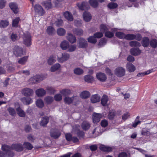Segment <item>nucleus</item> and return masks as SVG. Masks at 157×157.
Here are the masks:
<instances>
[{
  "label": "nucleus",
  "mask_w": 157,
  "mask_h": 157,
  "mask_svg": "<svg viewBox=\"0 0 157 157\" xmlns=\"http://www.w3.org/2000/svg\"><path fill=\"white\" fill-rule=\"evenodd\" d=\"M23 43L27 47L31 44V37L30 33L28 32L24 33L23 37Z\"/></svg>",
  "instance_id": "f257e3e1"
},
{
  "label": "nucleus",
  "mask_w": 157,
  "mask_h": 157,
  "mask_svg": "<svg viewBox=\"0 0 157 157\" xmlns=\"http://www.w3.org/2000/svg\"><path fill=\"white\" fill-rule=\"evenodd\" d=\"M21 93L25 96L29 97L33 96L34 91L32 89L28 88H25L21 90Z\"/></svg>",
  "instance_id": "f03ea898"
},
{
  "label": "nucleus",
  "mask_w": 157,
  "mask_h": 157,
  "mask_svg": "<svg viewBox=\"0 0 157 157\" xmlns=\"http://www.w3.org/2000/svg\"><path fill=\"white\" fill-rule=\"evenodd\" d=\"M125 70L122 67H118L117 68L115 71L114 74L118 77H122L125 74Z\"/></svg>",
  "instance_id": "7ed1b4c3"
},
{
  "label": "nucleus",
  "mask_w": 157,
  "mask_h": 157,
  "mask_svg": "<svg viewBox=\"0 0 157 157\" xmlns=\"http://www.w3.org/2000/svg\"><path fill=\"white\" fill-rule=\"evenodd\" d=\"M44 79V78L42 75H37L29 79V81L33 84Z\"/></svg>",
  "instance_id": "20e7f679"
},
{
  "label": "nucleus",
  "mask_w": 157,
  "mask_h": 157,
  "mask_svg": "<svg viewBox=\"0 0 157 157\" xmlns=\"http://www.w3.org/2000/svg\"><path fill=\"white\" fill-rule=\"evenodd\" d=\"M79 9L83 10H87L90 8L87 2H83L82 3H78L76 4Z\"/></svg>",
  "instance_id": "39448f33"
},
{
  "label": "nucleus",
  "mask_w": 157,
  "mask_h": 157,
  "mask_svg": "<svg viewBox=\"0 0 157 157\" xmlns=\"http://www.w3.org/2000/svg\"><path fill=\"white\" fill-rule=\"evenodd\" d=\"M70 56V55L68 53H62L61 57H58L57 60L59 62L62 63L68 59Z\"/></svg>",
  "instance_id": "423d86ee"
},
{
  "label": "nucleus",
  "mask_w": 157,
  "mask_h": 157,
  "mask_svg": "<svg viewBox=\"0 0 157 157\" xmlns=\"http://www.w3.org/2000/svg\"><path fill=\"white\" fill-rule=\"evenodd\" d=\"M35 11L36 13L40 16L43 15L44 13V10L39 5H36L35 6Z\"/></svg>",
  "instance_id": "0eeeda50"
},
{
  "label": "nucleus",
  "mask_w": 157,
  "mask_h": 157,
  "mask_svg": "<svg viewBox=\"0 0 157 157\" xmlns=\"http://www.w3.org/2000/svg\"><path fill=\"white\" fill-rule=\"evenodd\" d=\"M87 43L86 40L83 38H80L79 39L78 43V47L80 48H84L87 46Z\"/></svg>",
  "instance_id": "6e6552de"
},
{
  "label": "nucleus",
  "mask_w": 157,
  "mask_h": 157,
  "mask_svg": "<svg viewBox=\"0 0 157 157\" xmlns=\"http://www.w3.org/2000/svg\"><path fill=\"white\" fill-rule=\"evenodd\" d=\"M102 115L100 113H94L93 114V121L94 123H97L100 121L102 117Z\"/></svg>",
  "instance_id": "1a4fd4ad"
},
{
  "label": "nucleus",
  "mask_w": 157,
  "mask_h": 157,
  "mask_svg": "<svg viewBox=\"0 0 157 157\" xmlns=\"http://www.w3.org/2000/svg\"><path fill=\"white\" fill-rule=\"evenodd\" d=\"M96 77L98 80L102 82L105 81L107 79L105 75L103 73L100 72L97 73L96 75Z\"/></svg>",
  "instance_id": "9d476101"
},
{
  "label": "nucleus",
  "mask_w": 157,
  "mask_h": 157,
  "mask_svg": "<svg viewBox=\"0 0 157 157\" xmlns=\"http://www.w3.org/2000/svg\"><path fill=\"white\" fill-rule=\"evenodd\" d=\"M60 132L56 130H51L50 132V135L52 137L56 139L58 138L60 136Z\"/></svg>",
  "instance_id": "9b49d317"
},
{
  "label": "nucleus",
  "mask_w": 157,
  "mask_h": 157,
  "mask_svg": "<svg viewBox=\"0 0 157 157\" xmlns=\"http://www.w3.org/2000/svg\"><path fill=\"white\" fill-rule=\"evenodd\" d=\"M21 101L25 105H29L32 103L33 101L32 99L30 98L24 97L21 99Z\"/></svg>",
  "instance_id": "f8f14e48"
},
{
  "label": "nucleus",
  "mask_w": 157,
  "mask_h": 157,
  "mask_svg": "<svg viewBox=\"0 0 157 157\" xmlns=\"http://www.w3.org/2000/svg\"><path fill=\"white\" fill-rule=\"evenodd\" d=\"M83 17L84 20L86 22L89 21L92 18V16L90 13L87 11H85L83 13Z\"/></svg>",
  "instance_id": "ddd939ff"
},
{
  "label": "nucleus",
  "mask_w": 157,
  "mask_h": 157,
  "mask_svg": "<svg viewBox=\"0 0 157 157\" xmlns=\"http://www.w3.org/2000/svg\"><path fill=\"white\" fill-rule=\"evenodd\" d=\"M36 95L39 97L44 96L46 94V91L43 88H40L36 90L35 91Z\"/></svg>",
  "instance_id": "4468645a"
},
{
  "label": "nucleus",
  "mask_w": 157,
  "mask_h": 157,
  "mask_svg": "<svg viewBox=\"0 0 157 157\" xmlns=\"http://www.w3.org/2000/svg\"><path fill=\"white\" fill-rule=\"evenodd\" d=\"M9 6L14 13L16 14L17 13L18 9L16 3L14 2L10 3L9 4Z\"/></svg>",
  "instance_id": "2eb2a0df"
},
{
  "label": "nucleus",
  "mask_w": 157,
  "mask_h": 157,
  "mask_svg": "<svg viewBox=\"0 0 157 157\" xmlns=\"http://www.w3.org/2000/svg\"><path fill=\"white\" fill-rule=\"evenodd\" d=\"M67 39L71 44L76 42V38L71 33H68L67 36Z\"/></svg>",
  "instance_id": "dca6fc26"
},
{
  "label": "nucleus",
  "mask_w": 157,
  "mask_h": 157,
  "mask_svg": "<svg viewBox=\"0 0 157 157\" xmlns=\"http://www.w3.org/2000/svg\"><path fill=\"white\" fill-rule=\"evenodd\" d=\"M12 148L17 151H21L23 150V147L21 144H15L12 145Z\"/></svg>",
  "instance_id": "f3484780"
},
{
  "label": "nucleus",
  "mask_w": 157,
  "mask_h": 157,
  "mask_svg": "<svg viewBox=\"0 0 157 157\" xmlns=\"http://www.w3.org/2000/svg\"><path fill=\"white\" fill-rule=\"evenodd\" d=\"M109 100V98L107 96L103 95L102 96L101 102V104L104 106H106L107 105V102Z\"/></svg>",
  "instance_id": "a211bd4d"
},
{
  "label": "nucleus",
  "mask_w": 157,
  "mask_h": 157,
  "mask_svg": "<svg viewBox=\"0 0 157 157\" xmlns=\"http://www.w3.org/2000/svg\"><path fill=\"white\" fill-rule=\"evenodd\" d=\"M65 17L68 21H72L73 20V18L72 14L68 11H66L63 13Z\"/></svg>",
  "instance_id": "6ab92c4d"
},
{
  "label": "nucleus",
  "mask_w": 157,
  "mask_h": 157,
  "mask_svg": "<svg viewBox=\"0 0 157 157\" xmlns=\"http://www.w3.org/2000/svg\"><path fill=\"white\" fill-rule=\"evenodd\" d=\"M69 45V43L66 40H64L61 42L60 47L63 50H65L67 49Z\"/></svg>",
  "instance_id": "aec40b11"
},
{
  "label": "nucleus",
  "mask_w": 157,
  "mask_h": 157,
  "mask_svg": "<svg viewBox=\"0 0 157 157\" xmlns=\"http://www.w3.org/2000/svg\"><path fill=\"white\" fill-rule=\"evenodd\" d=\"M131 54L133 56H136L140 55L141 51L138 48H132L130 50Z\"/></svg>",
  "instance_id": "412c9836"
},
{
  "label": "nucleus",
  "mask_w": 157,
  "mask_h": 157,
  "mask_svg": "<svg viewBox=\"0 0 157 157\" xmlns=\"http://www.w3.org/2000/svg\"><path fill=\"white\" fill-rule=\"evenodd\" d=\"M126 67L127 70L130 72H133L136 70L135 66L130 63H128L126 64Z\"/></svg>",
  "instance_id": "4be33fe9"
},
{
  "label": "nucleus",
  "mask_w": 157,
  "mask_h": 157,
  "mask_svg": "<svg viewBox=\"0 0 157 157\" xmlns=\"http://www.w3.org/2000/svg\"><path fill=\"white\" fill-rule=\"evenodd\" d=\"M56 61V58L53 55L51 56L47 59V62L49 65H52Z\"/></svg>",
  "instance_id": "5701e85b"
},
{
  "label": "nucleus",
  "mask_w": 157,
  "mask_h": 157,
  "mask_svg": "<svg viewBox=\"0 0 157 157\" xmlns=\"http://www.w3.org/2000/svg\"><path fill=\"white\" fill-rule=\"evenodd\" d=\"M14 54L17 56H21L22 55L23 52L22 48L18 47H17L14 52Z\"/></svg>",
  "instance_id": "b1692460"
},
{
  "label": "nucleus",
  "mask_w": 157,
  "mask_h": 157,
  "mask_svg": "<svg viewBox=\"0 0 157 157\" xmlns=\"http://www.w3.org/2000/svg\"><path fill=\"white\" fill-rule=\"evenodd\" d=\"M100 99V97L98 94H95L93 95L90 99L92 103H94L99 101Z\"/></svg>",
  "instance_id": "393cba45"
},
{
  "label": "nucleus",
  "mask_w": 157,
  "mask_h": 157,
  "mask_svg": "<svg viewBox=\"0 0 157 157\" xmlns=\"http://www.w3.org/2000/svg\"><path fill=\"white\" fill-rule=\"evenodd\" d=\"M99 148L101 150L106 152L111 151L112 150V147L102 145L100 146Z\"/></svg>",
  "instance_id": "a878e982"
},
{
  "label": "nucleus",
  "mask_w": 157,
  "mask_h": 157,
  "mask_svg": "<svg viewBox=\"0 0 157 157\" xmlns=\"http://www.w3.org/2000/svg\"><path fill=\"white\" fill-rule=\"evenodd\" d=\"M81 127L83 130H86L89 128L90 127V124L88 122L84 121L81 124Z\"/></svg>",
  "instance_id": "bb28decb"
},
{
  "label": "nucleus",
  "mask_w": 157,
  "mask_h": 157,
  "mask_svg": "<svg viewBox=\"0 0 157 157\" xmlns=\"http://www.w3.org/2000/svg\"><path fill=\"white\" fill-rule=\"evenodd\" d=\"M49 118L48 117H42L40 122V125L42 126H44L47 124Z\"/></svg>",
  "instance_id": "cd10ccee"
},
{
  "label": "nucleus",
  "mask_w": 157,
  "mask_h": 157,
  "mask_svg": "<svg viewBox=\"0 0 157 157\" xmlns=\"http://www.w3.org/2000/svg\"><path fill=\"white\" fill-rule=\"evenodd\" d=\"M46 32L49 35H52L55 33L56 31L52 27L50 26L48 27Z\"/></svg>",
  "instance_id": "c85d7f7f"
},
{
  "label": "nucleus",
  "mask_w": 157,
  "mask_h": 157,
  "mask_svg": "<svg viewBox=\"0 0 157 157\" xmlns=\"http://www.w3.org/2000/svg\"><path fill=\"white\" fill-rule=\"evenodd\" d=\"M153 132V131H152L151 132H150L149 129L144 128L142 130L141 133L143 135L150 136L154 134H152L151 132Z\"/></svg>",
  "instance_id": "c756f323"
},
{
  "label": "nucleus",
  "mask_w": 157,
  "mask_h": 157,
  "mask_svg": "<svg viewBox=\"0 0 157 157\" xmlns=\"http://www.w3.org/2000/svg\"><path fill=\"white\" fill-rule=\"evenodd\" d=\"M142 45L144 47H147L149 44V40L148 37H144L142 40Z\"/></svg>",
  "instance_id": "7c9ffc66"
},
{
  "label": "nucleus",
  "mask_w": 157,
  "mask_h": 157,
  "mask_svg": "<svg viewBox=\"0 0 157 157\" xmlns=\"http://www.w3.org/2000/svg\"><path fill=\"white\" fill-rule=\"evenodd\" d=\"M16 111L17 114L20 117H23L25 116V112L20 107L17 108Z\"/></svg>",
  "instance_id": "2f4dec72"
},
{
  "label": "nucleus",
  "mask_w": 157,
  "mask_h": 157,
  "mask_svg": "<svg viewBox=\"0 0 157 157\" xmlns=\"http://www.w3.org/2000/svg\"><path fill=\"white\" fill-rule=\"evenodd\" d=\"M89 3L92 7H97L98 6V0H89Z\"/></svg>",
  "instance_id": "473e14b6"
},
{
  "label": "nucleus",
  "mask_w": 157,
  "mask_h": 157,
  "mask_svg": "<svg viewBox=\"0 0 157 157\" xmlns=\"http://www.w3.org/2000/svg\"><path fill=\"white\" fill-rule=\"evenodd\" d=\"M90 95V93L87 91H85L82 92L80 94L81 98H89Z\"/></svg>",
  "instance_id": "72a5a7b5"
},
{
  "label": "nucleus",
  "mask_w": 157,
  "mask_h": 157,
  "mask_svg": "<svg viewBox=\"0 0 157 157\" xmlns=\"http://www.w3.org/2000/svg\"><path fill=\"white\" fill-rule=\"evenodd\" d=\"M60 93L63 96H66L71 93V90L69 89H63L60 91Z\"/></svg>",
  "instance_id": "f704fd0d"
},
{
  "label": "nucleus",
  "mask_w": 157,
  "mask_h": 157,
  "mask_svg": "<svg viewBox=\"0 0 157 157\" xmlns=\"http://www.w3.org/2000/svg\"><path fill=\"white\" fill-rule=\"evenodd\" d=\"M60 67V65L58 63H56L52 66L50 68L51 72H54L58 70Z\"/></svg>",
  "instance_id": "c9c22d12"
},
{
  "label": "nucleus",
  "mask_w": 157,
  "mask_h": 157,
  "mask_svg": "<svg viewBox=\"0 0 157 157\" xmlns=\"http://www.w3.org/2000/svg\"><path fill=\"white\" fill-rule=\"evenodd\" d=\"M28 56L23 57L19 59L18 63L20 64L24 65L28 59Z\"/></svg>",
  "instance_id": "e433bc0d"
},
{
  "label": "nucleus",
  "mask_w": 157,
  "mask_h": 157,
  "mask_svg": "<svg viewBox=\"0 0 157 157\" xmlns=\"http://www.w3.org/2000/svg\"><path fill=\"white\" fill-rule=\"evenodd\" d=\"M9 25V21L6 20H2L0 21V27L1 28H5L7 26Z\"/></svg>",
  "instance_id": "4c0bfd02"
},
{
  "label": "nucleus",
  "mask_w": 157,
  "mask_h": 157,
  "mask_svg": "<svg viewBox=\"0 0 157 157\" xmlns=\"http://www.w3.org/2000/svg\"><path fill=\"white\" fill-rule=\"evenodd\" d=\"M36 105L39 108H42L44 106V103L42 100L41 99L37 100L36 101Z\"/></svg>",
  "instance_id": "58836bf2"
},
{
  "label": "nucleus",
  "mask_w": 157,
  "mask_h": 157,
  "mask_svg": "<svg viewBox=\"0 0 157 157\" xmlns=\"http://www.w3.org/2000/svg\"><path fill=\"white\" fill-rule=\"evenodd\" d=\"M77 46L76 45L71 44L69 45L67 51L69 52H72L75 51L76 49Z\"/></svg>",
  "instance_id": "ea45409f"
},
{
  "label": "nucleus",
  "mask_w": 157,
  "mask_h": 157,
  "mask_svg": "<svg viewBox=\"0 0 157 157\" xmlns=\"http://www.w3.org/2000/svg\"><path fill=\"white\" fill-rule=\"evenodd\" d=\"M153 69H151L144 72L139 73L137 74V75L138 77L144 76L146 75H148L150 73L153 72Z\"/></svg>",
  "instance_id": "a19ab883"
},
{
  "label": "nucleus",
  "mask_w": 157,
  "mask_h": 157,
  "mask_svg": "<svg viewBox=\"0 0 157 157\" xmlns=\"http://www.w3.org/2000/svg\"><path fill=\"white\" fill-rule=\"evenodd\" d=\"M2 149L6 153L8 152V151L10 150H12V147H10L6 145H2Z\"/></svg>",
  "instance_id": "79ce46f5"
},
{
  "label": "nucleus",
  "mask_w": 157,
  "mask_h": 157,
  "mask_svg": "<svg viewBox=\"0 0 157 157\" xmlns=\"http://www.w3.org/2000/svg\"><path fill=\"white\" fill-rule=\"evenodd\" d=\"M129 45L132 47H140L141 46L139 42L136 41H132L129 42Z\"/></svg>",
  "instance_id": "37998d69"
},
{
  "label": "nucleus",
  "mask_w": 157,
  "mask_h": 157,
  "mask_svg": "<svg viewBox=\"0 0 157 157\" xmlns=\"http://www.w3.org/2000/svg\"><path fill=\"white\" fill-rule=\"evenodd\" d=\"M57 32L59 35L62 36L65 34L66 31L64 29L60 28L57 30Z\"/></svg>",
  "instance_id": "c03bdc74"
},
{
  "label": "nucleus",
  "mask_w": 157,
  "mask_h": 157,
  "mask_svg": "<svg viewBox=\"0 0 157 157\" xmlns=\"http://www.w3.org/2000/svg\"><path fill=\"white\" fill-rule=\"evenodd\" d=\"M73 31L74 34L79 36L82 35L83 33L82 30L80 29H74Z\"/></svg>",
  "instance_id": "a18cd8bd"
},
{
  "label": "nucleus",
  "mask_w": 157,
  "mask_h": 157,
  "mask_svg": "<svg viewBox=\"0 0 157 157\" xmlns=\"http://www.w3.org/2000/svg\"><path fill=\"white\" fill-rule=\"evenodd\" d=\"M64 101L65 103L70 104L72 103V97H66L64 98Z\"/></svg>",
  "instance_id": "49530a36"
},
{
  "label": "nucleus",
  "mask_w": 157,
  "mask_h": 157,
  "mask_svg": "<svg viewBox=\"0 0 157 157\" xmlns=\"http://www.w3.org/2000/svg\"><path fill=\"white\" fill-rule=\"evenodd\" d=\"M135 35L133 34H128L125 35V39L128 40H132L135 39Z\"/></svg>",
  "instance_id": "de8ad7c7"
},
{
  "label": "nucleus",
  "mask_w": 157,
  "mask_h": 157,
  "mask_svg": "<svg viewBox=\"0 0 157 157\" xmlns=\"http://www.w3.org/2000/svg\"><path fill=\"white\" fill-rule=\"evenodd\" d=\"M84 80L86 82H90L93 80V78L91 75H87L85 76Z\"/></svg>",
  "instance_id": "09e8293b"
},
{
  "label": "nucleus",
  "mask_w": 157,
  "mask_h": 157,
  "mask_svg": "<svg viewBox=\"0 0 157 157\" xmlns=\"http://www.w3.org/2000/svg\"><path fill=\"white\" fill-rule=\"evenodd\" d=\"M116 36L120 39H125V35L124 33L121 32H117L116 33Z\"/></svg>",
  "instance_id": "8fccbe9b"
},
{
  "label": "nucleus",
  "mask_w": 157,
  "mask_h": 157,
  "mask_svg": "<svg viewBox=\"0 0 157 157\" xmlns=\"http://www.w3.org/2000/svg\"><path fill=\"white\" fill-rule=\"evenodd\" d=\"M45 102L48 104L51 103L53 101V98L51 96L47 97L44 98Z\"/></svg>",
  "instance_id": "3c124183"
},
{
  "label": "nucleus",
  "mask_w": 157,
  "mask_h": 157,
  "mask_svg": "<svg viewBox=\"0 0 157 157\" xmlns=\"http://www.w3.org/2000/svg\"><path fill=\"white\" fill-rule=\"evenodd\" d=\"M24 147L28 150H31L33 148V146L31 144L28 142H25L24 143Z\"/></svg>",
  "instance_id": "603ef678"
},
{
  "label": "nucleus",
  "mask_w": 157,
  "mask_h": 157,
  "mask_svg": "<svg viewBox=\"0 0 157 157\" xmlns=\"http://www.w3.org/2000/svg\"><path fill=\"white\" fill-rule=\"evenodd\" d=\"M42 4L47 9H49L52 7V4L50 2H44L42 3Z\"/></svg>",
  "instance_id": "864d4df0"
},
{
  "label": "nucleus",
  "mask_w": 157,
  "mask_h": 157,
  "mask_svg": "<svg viewBox=\"0 0 157 157\" xmlns=\"http://www.w3.org/2000/svg\"><path fill=\"white\" fill-rule=\"evenodd\" d=\"M7 110L10 115L14 116L16 115V112L14 109L11 107H9L8 109Z\"/></svg>",
  "instance_id": "5fc2aeb1"
},
{
  "label": "nucleus",
  "mask_w": 157,
  "mask_h": 157,
  "mask_svg": "<svg viewBox=\"0 0 157 157\" xmlns=\"http://www.w3.org/2000/svg\"><path fill=\"white\" fill-rule=\"evenodd\" d=\"M140 117L139 116H137L134 123L132 124V126L134 128L136 127L137 125L140 123L141 121L138 120L139 119Z\"/></svg>",
  "instance_id": "6e6d98bb"
},
{
  "label": "nucleus",
  "mask_w": 157,
  "mask_h": 157,
  "mask_svg": "<svg viewBox=\"0 0 157 157\" xmlns=\"http://www.w3.org/2000/svg\"><path fill=\"white\" fill-rule=\"evenodd\" d=\"M88 41L90 43L94 44L96 43L97 41V40L94 36L89 37L88 38Z\"/></svg>",
  "instance_id": "4d7b16f0"
},
{
  "label": "nucleus",
  "mask_w": 157,
  "mask_h": 157,
  "mask_svg": "<svg viewBox=\"0 0 157 157\" xmlns=\"http://www.w3.org/2000/svg\"><path fill=\"white\" fill-rule=\"evenodd\" d=\"M100 31L103 33H105L108 30L106 25L101 24L100 26Z\"/></svg>",
  "instance_id": "13d9d810"
},
{
  "label": "nucleus",
  "mask_w": 157,
  "mask_h": 157,
  "mask_svg": "<svg viewBox=\"0 0 157 157\" xmlns=\"http://www.w3.org/2000/svg\"><path fill=\"white\" fill-rule=\"evenodd\" d=\"M74 72L76 74L80 75L83 73V71L82 69L77 68L74 70Z\"/></svg>",
  "instance_id": "bf43d9fd"
},
{
  "label": "nucleus",
  "mask_w": 157,
  "mask_h": 157,
  "mask_svg": "<svg viewBox=\"0 0 157 157\" xmlns=\"http://www.w3.org/2000/svg\"><path fill=\"white\" fill-rule=\"evenodd\" d=\"M19 20L20 18L19 17H17L13 19L12 21V26L15 27H17Z\"/></svg>",
  "instance_id": "052dcab7"
},
{
  "label": "nucleus",
  "mask_w": 157,
  "mask_h": 157,
  "mask_svg": "<svg viewBox=\"0 0 157 157\" xmlns=\"http://www.w3.org/2000/svg\"><path fill=\"white\" fill-rule=\"evenodd\" d=\"M151 46L153 48H156L157 47V40L155 39H153L150 42Z\"/></svg>",
  "instance_id": "680f3d73"
},
{
  "label": "nucleus",
  "mask_w": 157,
  "mask_h": 157,
  "mask_svg": "<svg viewBox=\"0 0 157 157\" xmlns=\"http://www.w3.org/2000/svg\"><path fill=\"white\" fill-rule=\"evenodd\" d=\"M108 6L110 9H114L117 7V5L116 3L111 2L108 4Z\"/></svg>",
  "instance_id": "e2e57ef3"
},
{
  "label": "nucleus",
  "mask_w": 157,
  "mask_h": 157,
  "mask_svg": "<svg viewBox=\"0 0 157 157\" xmlns=\"http://www.w3.org/2000/svg\"><path fill=\"white\" fill-rule=\"evenodd\" d=\"M54 98L56 101H60L62 99V96L60 94H57L55 95Z\"/></svg>",
  "instance_id": "0e129e2a"
},
{
  "label": "nucleus",
  "mask_w": 157,
  "mask_h": 157,
  "mask_svg": "<svg viewBox=\"0 0 157 157\" xmlns=\"http://www.w3.org/2000/svg\"><path fill=\"white\" fill-rule=\"evenodd\" d=\"M105 35L107 37L111 38L113 36L114 34L112 32L107 31L105 33Z\"/></svg>",
  "instance_id": "69168bd1"
},
{
  "label": "nucleus",
  "mask_w": 157,
  "mask_h": 157,
  "mask_svg": "<svg viewBox=\"0 0 157 157\" xmlns=\"http://www.w3.org/2000/svg\"><path fill=\"white\" fill-rule=\"evenodd\" d=\"M114 116V112L113 111H110L108 115V118L110 120H112Z\"/></svg>",
  "instance_id": "338daca9"
},
{
  "label": "nucleus",
  "mask_w": 157,
  "mask_h": 157,
  "mask_svg": "<svg viewBox=\"0 0 157 157\" xmlns=\"http://www.w3.org/2000/svg\"><path fill=\"white\" fill-rule=\"evenodd\" d=\"M27 138L29 141L31 142H33L36 139L35 137L34 136L31 134L29 135L27 137Z\"/></svg>",
  "instance_id": "774afa93"
}]
</instances>
